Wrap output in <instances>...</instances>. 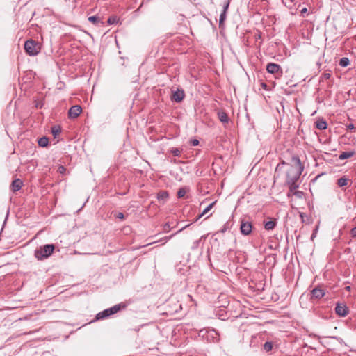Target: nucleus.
<instances>
[{
  "instance_id": "f257e3e1",
  "label": "nucleus",
  "mask_w": 356,
  "mask_h": 356,
  "mask_svg": "<svg viewBox=\"0 0 356 356\" xmlns=\"http://www.w3.org/2000/svg\"><path fill=\"white\" fill-rule=\"evenodd\" d=\"M291 165L286 171V183L298 182L305 169L304 165L298 155L293 154L291 156Z\"/></svg>"
},
{
  "instance_id": "f03ea898",
  "label": "nucleus",
  "mask_w": 356,
  "mask_h": 356,
  "mask_svg": "<svg viewBox=\"0 0 356 356\" xmlns=\"http://www.w3.org/2000/svg\"><path fill=\"white\" fill-rule=\"evenodd\" d=\"M126 305L123 302H121L120 304H117L108 309H106L102 312H99L96 315V319L97 320H101L106 318L109 317L110 316L115 314L122 310V309L126 308Z\"/></svg>"
},
{
  "instance_id": "7ed1b4c3",
  "label": "nucleus",
  "mask_w": 356,
  "mask_h": 356,
  "mask_svg": "<svg viewBox=\"0 0 356 356\" xmlns=\"http://www.w3.org/2000/svg\"><path fill=\"white\" fill-rule=\"evenodd\" d=\"M55 245L53 244H47L40 246L35 250V257L38 260H43L49 257L54 252Z\"/></svg>"
},
{
  "instance_id": "20e7f679",
  "label": "nucleus",
  "mask_w": 356,
  "mask_h": 356,
  "mask_svg": "<svg viewBox=\"0 0 356 356\" xmlns=\"http://www.w3.org/2000/svg\"><path fill=\"white\" fill-rule=\"evenodd\" d=\"M24 50L29 56H36L40 53L41 46L38 42L29 39L24 43Z\"/></svg>"
},
{
  "instance_id": "39448f33",
  "label": "nucleus",
  "mask_w": 356,
  "mask_h": 356,
  "mask_svg": "<svg viewBox=\"0 0 356 356\" xmlns=\"http://www.w3.org/2000/svg\"><path fill=\"white\" fill-rule=\"evenodd\" d=\"M266 70L270 74L278 76H282L283 73L281 66L274 63H269L266 65Z\"/></svg>"
},
{
  "instance_id": "423d86ee",
  "label": "nucleus",
  "mask_w": 356,
  "mask_h": 356,
  "mask_svg": "<svg viewBox=\"0 0 356 356\" xmlns=\"http://www.w3.org/2000/svg\"><path fill=\"white\" fill-rule=\"evenodd\" d=\"M310 294H311L310 300H313V299L318 300L325 296V291L322 288L321 286H317L316 287H315L314 289H313L311 291Z\"/></svg>"
},
{
  "instance_id": "0eeeda50",
  "label": "nucleus",
  "mask_w": 356,
  "mask_h": 356,
  "mask_svg": "<svg viewBox=\"0 0 356 356\" xmlns=\"http://www.w3.org/2000/svg\"><path fill=\"white\" fill-rule=\"evenodd\" d=\"M252 225L250 222L243 220L241 222L240 230L242 234L245 236L249 235L252 232Z\"/></svg>"
},
{
  "instance_id": "6e6552de",
  "label": "nucleus",
  "mask_w": 356,
  "mask_h": 356,
  "mask_svg": "<svg viewBox=\"0 0 356 356\" xmlns=\"http://www.w3.org/2000/svg\"><path fill=\"white\" fill-rule=\"evenodd\" d=\"M335 312L338 316L344 317L348 314L349 309L346 305L337 302L335 307Z\"/></svg>"
},
{
  "instance_id": "1a4fd4ad",
  "label": "nucleus",
  "mask_w": 356,
  "mask_h": 356,
  "mask_svg": "<svg viewBox=\"0 0 356 356\" xmlns=\"http://www.w3.org/2000/svg\"><path fill=\"white\" fill-rule=\"evenodd\" d=\"M185 97L184 91L181 89H177L175 91H172L171 99L175 102H181Z\"/></svg>"
},
{
  "instance_id": "9d476101",
  "label": "nucleus",
  "mask_w": 356,
  "mask_h": 356,
  "mask_svg": "<svg viewBox=\"0 0 356 356\" xmlns=\"http://www.w3.org/2000/svg\"><path fill=\"white\" fill-rule=\"evenodd\" d=\"M82 111V108L79 105L72 106L68 111V116L70 118H76Z\"/></svg>"
},
{
  "instance_id": "9b49d317",
  "label": "nucleus",
  "mask_w": 356,
  "mask_h": 356,
  "mask_svg": "<svg viewBox=\"0 0 356 356\" xmlns=\"http://www.w3.org/2000/svg\"><path fill=\"white\" fill-rule=\"evenodd\" d=\"M23 186V182L20 179H15L13 180L10 186V189L13 192L16 193L19 191Z\"/></svg>"
},
{
  "instance_id": "f8f14e48",
  "label": "nucleus",
  "mask_w": 356,
  "mask_h": 356,
  "mask_svg": "<svg viewBox=\"0 0 356 356\" xmlns=\"http://www.w3.org/2000/svg\"><path fill=\"white\" fill-rule=\"evenodd\" d=\"M286 184L289 186V192L287 193V197L290 198L294 195L295 191H298L296 189L299 187V184L297 182H288Z\"/></svg>"
},
{
  "instance_id": "ddd939ff",
  "label": "nucleus",
  "mask_w": 356,
  "mask_h": 356,
  "mask_svg": "<svg viewBox=\"0 0 356 356\" xmlns=\"http://www.w3.org/2000/svg\"><path fill=\"white\" fill-rule=\"evenodd\" d=\"M169 197V193L166 191H160L157 194V198L159 201L165 202Z\"/></svg>"
},
{
  "instance_id": "4468645a",
  "label": "nucleus",
  "mask_w": 356,
  "mask_h": 356,
  "mask_svg": "<svg viewBox=\"0 0 356 356\" xmlns=\"http://www.w3.org/2000/svg\"><path fill=\"white\" fill-rule=\"evenodd\" d=\"M355 154V151L343 152L339 154V159L340 160H344V159H346L353 156Z\"/></svg>"
},
{
  "instance_id": "2eb2a0df",
  "label": "nucleus",
  "mask_w": 356,
  "mask_h": 356,
  "mask_svg": "<svg viewBox=\"0 0 356 356\" xmlns=\"http://www.w3.org/2000/svg\"><path fill=\"white\" fill-rule=\"evenodd\" d=\"M220 121L222 123H227L229 122V117L226 112L220 111L218 113Z\"/></svg>"
},
{
  "instance_id": "dca6fc26",
  "label": "nucleus",
  "mask_w": 356,
  "mask_h": 356,
  "mask_svg": "<svg viewBox=\"0 0 356 356\" xmlns=\"http://www.w3.org/2000/svg\"><path fill=\"white\" fill-rule=\"evenodd\" d=\"M316 127L319 130H324L327 128V122L321 119L316 122Z\"/></svg>"
},
{
  "instance_id": "f3484780",
  "label": "nucleus",
  "mask_w": 356,
  "mask_h": 356,
  "mask_svg": "<svg viewBox=\"0 0 356 356\" xmlns=\"http://www.w3.org/2000/svg\"><path fill=\"white\" fill-rule=\"evenodd\" d=\"M349 181L348 178H347L346 176H343L342 177L339 178L337 180V185L339 187H343L348 185Z\"/></svg>"
},
{
  "instance_id": "a211bd4d",
  "label": "nucleus",
  "mask_w": 356,
  "mask_h": 356,
  "mask_svg": "<svg viewBox=\"0 0 356 356\" xmlns=\"http://www.w3.org/2000/svg\"><path fill=\"white\" fill-rule=\"evenodd\" d=\"M276 225V220H269L264 223V227L266 230H272Z\"/></svg>"
},
{
  "instance_id": "6ab92c4d",
  "label": "nucleus",
  "mask_w": 356,
  "mask_h": 356,
  "mask_svg": "<svg viewBox=\"0 0 356 356\" xmlns=\"http://www.w3.org/2000/svg\"><path fill=\"white\" fill-rule=\"evenodd\" d=\"M38 145L42 147H45L48 145L49 139L47 137H42L38 139Z\"/></svg>"
},
{
  "instance_id": "aec40b11",
  "label": "nucleus",
  "mask_w": 356,
  "mask_h": 356,
  "mask_svg": "<svg viewBox=\"0 0 356 356\" xmlns=\"http://www.w3.org/2000/svg\"><path fill=\"white\" fill-rule=\"evenodd\" d=\"M216 201L213 202L209 205H208L202 212L201 214L198 216V218H201L202 216H204L206 213H207L215 205Z\"/></svg>"
},
{
  "instance_id": "412c9836",
  "label": "nucleus",
  "mask_w": 356,
  "mask_h": 356,
  "mask_svg": "<svg viewBox=\"0 0 356 356\" xmlns=\"http://www.w3.org/2000/svg\"><path fill=\"white\" fill-rule=\"evenodd\" d=\"M61 132V128L60 126H53L51 127V134L56 138Z\"/></svg>"
},
{
  "instance_id": "4be33fe9",
  "label": "nucleus",
  "mask_w": 356,
  "mask_h": 356,
  "mask_svg": "<svg viewBox=\"0 0 356 356\" xmlns=\"http://www.w3.org/2000/svg\"><path fill=\"white\" fill-rule=\"evenodd\" d=\"M189 225L185 226L184 227L181 228V229H179V231H177L176 233L170 235V236H165L164 238H163L162 239H161V241H164L163 243H165L168 240L171 239L174 236H175L177 234L181 232L183 229H184L186 227H188Z\"/></svg>"
},
{
  "instance_id": "5701e85b",
  "label": "nucleus",
  "mask_w": 356,
  "mask_h": 356,
  "mask_svg": "<svg viewBox=\"0 0 356 356\" xmlns=\"http://www.w3.org/2000/svg\"><path fill=\"white\" fill-rule=\"evenodd\" d=\"M350 63V60L347 57H343L339 60V65L341 67H347Z\"/></svg>"
},
{
  "instance_id": "b1692460",
  "label": "nucleus",
  "mask_w": 356,
  "mask_h": 356,
  "mask_svg": "<svg viewBox=\"0 0 356 356\" xmlns=\"http://www.w3.org/2000/svg\"><path fill=\"white\" fill-rule=\"evenodd\" d=\"M88 21L92 22L93 24H98L100 22V18L96 15L90 16L88 17Z\"/></svg>"
},
{
  "instance_id": "393cba45",
  "label": "nucleus",
  "mask_w": 356,
  "mask_h": 356,
  "mask_svg": "<svg viewBox=\"0 0 356 356\" xmlns=\"http://www.w3.org/2000/svg\"><path fill=\"white\" fill-rule=\"evenodd\" d=\"M273 343L270 341H266L264 346L263 348L266 352H269L273 349Z\"/></svg>"
},
{
  "instance_id": "a878e982",
  "label": "nucleus",
  "mask_w": 356,
  "mask_h": 356,
  "mask_svg": "<svg viewBox=\"0 0 356 356\" xmlns=\"http://www.w3.org/2000/svg\"><path fill=\"white\" fill-rule=\"evenodd\" d=\"M226 16H227V13L222 12V13L220 14V19H219V26L220 27H222L223 26L224 22L226 19Z\"/></svg>"
},
{
  "instance_id": "bb28decb",
  "label": "nucleus",
  "mask_w": 356,
  "mask_h": 356,
  "mask_svg": "<svg viewBox=\"0 0 356 356\" xmlns=\"http://www.w3.org/2000/svg\"><path fill=\"white\" fill-rule=\"evenodd\" d=\"M290 165H291V164H289V163H286V161H284V160H282V161H280V162L277 164V167H276V168H275V170H276V171H277V170H282V165H287V166H288V168H289Z\"/></svg>"
},
{
  "instance_id": "cd10ccee",
  "label": "nucleus",
  "mask_w": 356,
  "mask_h": 356,
  "mask_svg": "<svg viewBox=\"0 0 356 356\" xmlns=\"http://www.w3.org/2000/svg\"><path fill=\"white\" fill-rule=\"evenodd\" d=\"M330 77H331V71H330V70L325 71L321 75V78L326 79V80L329 79Z\"/></svg>"
},
{
  "instance_id": "c85d7f7f",
  "label": "nucleus",
  "mask_w": 356,
  "mask_h": 356,
  "mask_svg": "<svg viewBox=\"0 0 356 356\" xmlns=\"http://www.w3.org/2000/svg\"><path fill=\"white\" fill-rule=\"evenodd\" d=\"M108 24H116L118 22V19L115 16H111L108 19V21H107Z\"/></svg>"
},
{
  "instance_id": "c756f323",
  "label": "nucleus",
  "mask_w": 356,
  "mask_h": 356,
  "mask_svg": "<svg viewBox=\"0 0 356 356\" xmlns=\"http://www.w3.org/2000/svg\"><path fill=\"white\" fill-rule=\"evenodd\" d=\"M186 194V190L183 188L179 189L177 191V195L179 198L183 197Z\"/></svg>"
},
{
  "instance_id": "7c9ffc66",
  "label": "nucleus",
  "mask_w": 356,
  "mask_h": 356,
  "mask_svg": "<svg viewBox=\"0 0 356 356\" xmlns=\"http://www.w3.org/2000/svg\"><path fill=\"white\" fill-rule=\"evenodd\" d=\"M304 193L300 191H295L294 196H296L298 199H302L304 197Z\"/></svg>"
},
{
  "instance_id": "2f4dec72",
  "label": "nucleus",
  "mask_w": 356,
  "mask_h": 356,
  "mask_svg": "<svg viewBox=\"0 0 356 356\" xmlns=\"http://www.w3.org/2000/svg\"><path fill=\"white\" fill-rule=\"evenodd\" d=\"M171 229L170 225L169 222H165L163 226V230L164 232H169Z\"/></svg>"
},
{
  "instance_id": "473e14b6",
  "label": "nucleus",
  "mask_w": 356,
  "mask_h": 356,
  "mask_svg": "<svg viewBox=\"0 0 356 356\" xmlns=\"http://www.w3.org/2000/svg\"><path fill=\"white\" fill-rule=\"evenodd\" d=\"M171 153L173 154V156H180V154H181V151L179 150V149L178 148H173L172 150H171Z\"/></svg>"
},
{
  "instance_id": "72a5a7b5",
  "label": "nucleus",
  "mask_w": 356,
  "mask_h": 356,
  "mask_svg": "<svg viewBox=\"0 0 356 356\" xmlns=\"http://www.w3.org/2000/svg\"><path fill=\"white\" fill-rule=\"evenodd\" d=\"M229 3H230L229 0H227V1L225 3L224 6H223V10H222V12H225V13H227V10H228V8H229Z\"/></svg>"
},
{
  "instance_id": "f704fd0d",
  "label": "nucleus",
  "mask_w": 356,
  "mask_h": 356,
  "mask_svg": "<svg viewBox=\"0 0 356 356\" xmlns=\"http://www.w3.org/2000/svg\"><path fill=\"white\" fill-rule=\"evenodd\" d=\"M350 234L353 238L356 237V226L350 229Z\"/></svg>"
},
{
  "instance_id": "c9c22d12",
  "label": "nucleus",
  "mask_w": 356,
  "mask_h": 356,
  "mask_svg": "<svg viewBox=\"0 0 356 356\" xmlns=\"http://www.w3.org/2000/svg\"><path fill=\"white\" fill-rule=\"evenodd\" d=\"M66 171V169L64 166L63 165H59L58 168V172L60 174H64Z\"/></svg>"
},
{
  "instance_id": "e433bc0d",
  "label": "nucleus",
  "mask_w": 356,
  "mask_h": 356,
  "mask_svg": "<svg viewBox=\"0 0 356 356\" xmlns=\"http://www.w3.org/2000/svg\"><path fill=\"white\" fill-rule=\"evenodd\" d=\"M116 218L124 220V215L122 213H118L116 215H115Z\"/></svg>"
},
{
  "instance_id": "4c0bfd02",
  "label": "nucleus",
  "mask_w": 356,
  "mask_h": 356,
  "mask_svg": "<svg viewBox=\"0 0 356 356\" xmlns=\"http://www.w3.org/2000/svg\"><path fill=\"white\" fill-rule=\"evenodd\" d=\"M346 128H347V130H348V131L355 130V126L352 123H350V124H347L346 125Z\"/></svg>"
},
{
  "instance_id": "58836bf2",
  "label": "nucleus",
  "mask_w": 356,
  "mask_h": 356,
  "mask_svg": "<svg viewBox=\"0 0 356 356\" xmlns=\"http://www.w3.org/2000/svg\"><path fill=\"white\" fill-rule=\"evenodd\" d=\"M190 143L193 146H196L199 144V140L197 139H193L191 140Z\"/></svg>"
},
{
  "instance_id": "ea45409f",
  "label": "nucleus",
  "mask_w": 356,
  "mask_h": 356,
  "mask_svg": "<svg viewBox=\"0 0 356 356\" xmlns=\"http://www.w3.org/2000/svg\"><path fill=\"white\" fill-rule=\"evenodd\" d=\"M307 13V8H303L301 10H300V14L301 15H302L303 17L305 16V14H306Z\"/></svg>"
},
{
  "instance_id": "a19ab883",
  "label": "nucleus",
  "mask_w": 356,
  "mask_h": 356,
  "mask_svg": "<svg viewBox=\"0 0 356 356\" xmlns=\"http://www.w3.org/2000/svg\"><path fill=\"white\" fill-rule=\"evenodd\" d=\"M300 217L301 218L302 222H305V214L304 213L300 212Z\"/></svg>"
},
{
  "instance_id": "79ce46f5",
  "label": "nucleus",
  "mask_w": 356,
  "mask_h": 356,
  "mask_svg": "<svg viewBox=\"0 0 356 356\" xmlns=\"http://www.w3.org/2000/svg\"><path fill=\"white\" fill-rule=\"evenodd\" d=\"M317 229H318V227L316 228L315 232L312 234V237H311L312 240H313L314 238L316 236V232Z\"/></svg>"
},
{
  "instance_id": "37998d69",
  "label": "nucleus",
  "mask_w": 356,
  "mask_h": 356,
  "mask_svg": "<svg viewBox=\"0 0 356 356\" xmlns=\"http://www.w3.org/2000/svg\"><path fill=\"white\" fill-rule=\"evenodd\" d=\"M261 86H262V88H265V89H266V87H267V85H266V83H262Z\"/></svg>"
},
{
  "instance_id": "c03bdc74",
  "label": "nucleus",
  "mask_w": 356,
  "mask_h": 356,
  "mask_svg": "<svg viewBox=\"0 0 356 356\" xmlns=\"http://www.w3.org/2000/svg\"><path fill=\"white\" fill-rule=\"evenodd\" d=\"M350 289H351V288H350V286H346V287H345V289H346V291H350Z\"/></svg>"
},
{
  "instance_id": "a18cd8bd",
  "label": "nucleus",
  "mask_w": 356,
  "mask_h": 356,
  "mask_svg": "<svg viewBox=\"0 0 356 356\" xmlns=\"http://www.w3.org/2000/svg\"><path fill=\"white\" fill-rule=\"evenodd\" d=\"M225 230H226V229H225V228H224V229H222L221 230V232H225Z\"/></svg>"
},
{
  "instance_id": "49530a36",
  "label": "nucleus",
  "mask_w": 356,
  "mask_h": 356,
  "mask_svg": "<svg viewBox=\"0 0 356 356\" xmlns=\"http://www.w3.org/2000/svg\"><path fill=\"white\" fill-rule=\"evenodd\" d=\"M257 38H261V34L260 33L258 34Z\"/></svg>"
}]
</instances>
